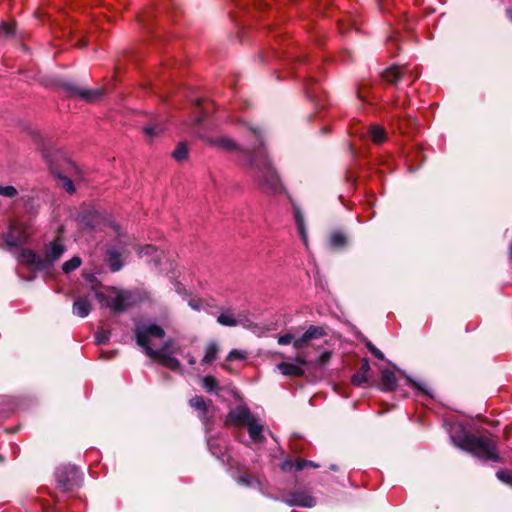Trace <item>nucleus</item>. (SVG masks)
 <instances>
[{
    "mask_svg": "<svg viewBox=\"0 0 512 512\" xmlns=\"http://www.w3.org/2000/svg\"><path fill=\"white\" fill-rule=\"evenodd\" d=\"M164 336L163 328L154 322L140 321L136 323V342L143 352L165 367L182 373L183 369L180 362L173 356L175 353L182 354L180 346H175L172 341H166L160 349L154 348L156 346L155 341L162 340Z\"/></svg>",
    "mask_w": 512,
    "mask_h": 512,
    "instance_id": "f257e3e1",
    "label": "nucleus"
},
{
    "mask_svg": "<svg viewBox=\"0 0 512 512\" xmlns=\"http://www.w3.org/2000/svg\"><path fill=\"white\" fill-rule=\"evenodd\" d=\"M451 441L458 448L472 453L483 460L498 461L495 442L487 437H476L466 432L461 425L454 426L450 431Z\"/></svg>",
    "mask_w": 512,
    "mask_h": 512,
    "instance_id": "f03ea898",
    "label": "nucleus"
},
{
    "mask_svg": "<svg viewBox=\"0 0 512 512\" xmlns=\"http://www.w3.org/2000/svg\"><path fill=\"white\" fill-rule=\"evenodd\" d=\"M65 250L62 241L57 239L47 245L44 256H39L31 250H22L19 260L37 270H46L63 256Z\"/></svg>",
    "mask_w": 512,
    "mask_h": 512,
    "instance_id": "7ed1b4c3",
    "label": "nucleus"
},
{
    "mask_svg": "<svg viewBox=\"0 0 512 512\" xmlns=\"http://www.w3.org/2000/svg\"><path fill=\"white\" fill-rule=\"evenodd\" d=\"M250 166L254 170V175L258 181L267 187L273 193L282 191V184L271 166L264 150L255 152V156L250 160Z\"/></svg>",
    "mask_w": 512,
    "mask_h": 512,
    "instance_id": "20e7f679",
    "label": "nucleus"
},
{
    "mask_svg": "<svg viewBox=\"0 0 512 512\" xmlns=\"http://www.w3.org/2000/svg\"><path fill=\"white\" fill-rule=\"evenodd\" d=\"M95 297L102 307L110 308L114 313H120L133 306L135 298L126 290L111 289L108 294L96 292Z\"/></svg>",
    "mask_w": 512,
    "mask_h": 512,
    "instance_id": "39448f33",
    "label": "nucleus"
},
{
    "mask_svg": "<svg viewBox=\"0 0 512 512\" xmlns=\"http://www.w3.org/2000/svg\"><path fill=\"white\" fill-rule=\"evenodd\" d=\"M127 245V236L124 234H119V238L116 244L108 248L107 259L110 269L113 272L119 271L122 268L123 263L120 258L122 254L125 252V248Z\"/></svg>",
    "mask_w": 512,
    "mask_h": 512,
    "instance_id": "423d86ee",
    "label": "nucleus"
},
{
    "mask_svg": "<svg viewBox=\"0 0 512 512\" xmlns=\"http://www.w3.org/2000/svg\"><path fill=\"white\" fill-rule=\"evenodd\" d=\"M78 478V470L74 466L59 467L56 470L58 487L62 491L70 490Z\"/></svg>",
    "mask_w": 512,
    "mask_h": 512,
    "instance_id": "0eeeda50",
    "label": "nucleus"
},
{
    "mask_svg": "<svg viewBox=\"0 0 512 512\" xmlns=\"http://www.w3.org/2000/svg\"><path fill=\"white\" fill-rule=\"evenodd\" d=\"M217 322L222 326L235 327L243 326L250 328L251 324L249 319L243 313L235 314L232 310H222L217 317Z\"/></svg>",
    "mask_w": 512,
    "mask_h": 512,
    "instance_id": "6e6552de",
    "label": "nucleus"
},
{
    "mask_svg": "<svg viewBox=\"0 0 512 512\" xmlns=\"http://www.w3.org/2000/svg\"><path fill=\"white\" fill-rule=\"evenodd\" d=\"M306 364L304 357H297L295 362H281L277 365V369L285 376H302L304 375L303 366Z\"/></svg>",
    "mask_w": 512,
    "mask_h": 512,
    "instance_id": "1a4fd4ad",
    "label": "nucleus"
},
{
    "mask_svg": "<svg viewBox=\"0 0 512 512\" xmlns=\"http://www.w3.org/2000/svg\"><path fill=\"white\" fill-rule=\"evenodd\" d=\"M255 416L246 406H238L229 413L228 420L235 426H246Z\"/></svg>",
    "mask_w": 512,
    "mask_h": 512,
    "instance_id": "9d476101",
    "label": "nucleus"
},
{
    "mask_svg": "<svg viewBox=\"0 0 512 512\" xmlns=\"http://www.w3.org/2000/svg\"><path fill=\"white\" fill-rule=\"evenodd\" d=\"M27 237L28 235L21 225H13L4 235V241L8 247L12 248L23 244L27 240Z\"/></svg>",
    "mask_w": 512,
    "mask_h": 512,
    "instance_id": "9b49d317",
    "label": "nucleus"
},
{
    "mask_svg": "<svg viewBox=\"0 0 512 512\" xmlns=\"http://www.w3.org/2000/svg\"><path fill=\"white\" fill-rule=\"evenodd\" d=\"M289 506H301V507H313L316 504L315 499L306 493L298 492L292 494L290 497L284 500Z\"/></svg>",
    "mask_w": 512,
    "mask_h": 512,
    "instance_id": "f8f14e48",
    "label": "nucleus"
},
{
    "mask_svg": "<svg viewBox=\"0 0 512 512\" xmlns=\"http://www.w3.org/2000/svg\"><path fill=\"white\" fill-rule=\"evenodd\" d=\"M410 74V70L406 67L393 66L383 73V78L390 84H396L400 79Z\"/></svg>",
    "mask_w": 512,
    "mask_h": 512,
    "instance_id": "ddd939ff",
    "label": "nucleus"
},
{
    "mask_svg": "<svg viewBox=\"0 0 512 512\" xmlns=\"http://www.w3.org/2000/svg\"><path fill=\"white\" fill-rule=\"evenodd\" d=\"M71 91L72 93L86 100L87 102H94L100 99L103 95V90L99 88L87 89L81 87H71Z\"/></svg>",
    "mask_w": 512,
    "mask_h": 512,
    "instance_id": "4468645a",
    "label": "nucleus"
},
{
    "mask_svg": "<svg viewBox=\"0 0 512 512\" xmlns=\"http://www.w3.org/2000/svg\"><path fill=\"white\" fill-rule=\"evenodd\" d=\"M91 305L86 297L78 298L73 304V314L84 318L90 313Z\"/></svg>",
    "mask_w": 512,
    "mask_h": 512,
    "instance_id": "2eb2a0df",
    "label": "nucleus"
},
{
    "mask_svg": "<svg viewBox=\"0 0 512 512\" xmlns=\"http://www.w3.org/2000/svg\"><path fill=\"white\" fill-rule=\"evenodd\" d=\"M380 383H381V387L383 390H385V391L394 390L397 386V379H396L394 372H392L389 369L383 370L381 373Z\"/></svg>",
    "mask_w": 512,
    "mask_h": 512,
    "instance_id": "dca6fc26",
    "label": "nucleus"
},
{
    "mask_svg": "<svg viewBox=\"0 0 512 512\" xmlns=\"http://www.w3.org/2000/svg\"><path fill=\"white\" fill-rule=\"evenodd\" d=\"M246 427L248 428V433L252 441L259 442L262 440L263 426L259 423L256 417L253 418Z\"/></svg>",
    "mask_w": 512,
    "mask_h": 512,
    "instance_id": "f3484780",
    "label": "nucleus"
},
{
    "mask_svg": "<svg viewBox=\"0 0 512 512\" xmlns=\"http://www.w3.org/2000/svg\"><path fill=\"white\" fill-rule=\"evenodd\" d=\"M369 370H370L369 361L367 359H363V361L361 363L360 370L356 374H354L352 377L353 384H355L357 386H361L362 384L367 382V380H368L367 374H368Z\"/></svg>",
    "mask_w": 512,
    "mask_h": 512,
    "instance_id": "a211bd4d",
    "label": "nucleus"
},
{
    "mask_svg": "<svg viewBox=\"0 0 512 512\" xmlns=\"http://www.w3.org/2000/svg\"><path fill=\"white\" fill-rule=\"evenodd\" d=\"M137 254L139 257L152 256V259L156 265L160 264V262H161L160 258H161L162 252H159L152 245H145V246L139 247L137 249Z\"/></svg>",
    "mask_w": 512,
    "mask_h": 512,
    "instance_id": "6ab92c4d",
    "label": "nucleus"
},
{
    "mask_svg": "<svg viewBox=\"0 0 512 512\" xmlns=\"http://www.w3.org/2000/svg\"><path fill=\"white\" fill-rule=\"evenodd\" d=\"M189 403L193 409L200 413L199 417L202 420H205V415L208 413L209 408L204 398L201 396H194L190 399Z\"/></svg>",
    "mask_w": 512,
    "mask_h": 512,
    "instance_id": "aec40b11",
    "label": "nucleus"
},
{
    "mask_svg": "<svg viewBox=\"0 0 512 512\" xmlns=\"http://www.w3.org/2000/svg\"><path fill=\"white\" fill-rule=\"evenodd\" d=\"M211 144L218 148H221L225 151H229V152L235 151L238 149V145L231 138L224 137V136L212 140Z\"/></svg>",
    "mask_w": 512,
    "mask_h": 512,
    "instance_id": "412c9836",
    "label": "nucleus"
},
{
    "mask_svg": "<svg viewBox=\"0 0 512 512\" xmlns=\"http://www.w3.org/2000/svg\"><path fill=\"white\" fill-rule=\"evenodd\" d=\"M294 217H295V221H296V225H297V230H298L304 244L307 246L308 239H307V231H306L305 222H304V216L299 208H295Z\"/></svg>",
    "mask_w": 512,
    "mask_h": 512,
    "instance_id": "4be33fe9",
    "label": "nucleus"
},
{
    "mask_svg": "<svg viewBox=\"0 0 512 512\" xmlns=\"http://www.w3.org/2000/svg\"><path fill=\"white\" fill-rule=\"evenodd\" d=\"M164 131V127L160 123L148 125L143 128V133L148 140H153L158 137Z\"/></svg>",
    "mask_w": 512,
    "mask_h": 512,
    "instance_id": "5701e85b",
    "label": "nucleus"
},
{
    "mask_svg": "<svg viewBox=\"0 0 512 512\" xmlns=\"http://www.w3.org/2000/svg\"><path fill=\"white\" fill-rule=\"evenodd\" d=\"M218 346L215 342H211L205 349L204 357L202 358V364H210L217 358Z\"/></svg>",
    "mask_w": 512,
    "mask_h": 512,
    "instance_id": "b1692460",
    "label": "nucleus"
},
{
    "mask_svg": "<svg viewBox=\"0 0 512 512\" xmlns=\"http://www.w3.org/2000/svg\"><path fill=\"white\" fill-rule=\"evenodd\" d=\"M369 133L373 142L377 144L383 143L386 139V133L382 126L371 125L369 128Z\"/></svg>",
    "mask_w": 512,
    "mask_h": 512,
    "instance_id": "393cba45",
    "label": "nucleus"
},
{
    "mask_svg": "<svg viewBox=\"0 0 512 512\" xmlns=\"http://www.w3.org/2000/svg\"><path fill=\"white\" fill-rule=\"evenodd\" d=\"M51 172L57 176L61 181H62V186L63 188L69 192V193H73L75 191V188H74V185H73V182L71 179H69L68 177L66 176H63L61 173H59L56 169H54L52 166H51Z\"/></svg>",
    "mask_w": 512,
    "mask_h": 512,
    "instance_id": "a878e982",
    "label": "nucleus"
},
{
    "mask_svg": "<svg viewBox=\"0 0 512 512\" xmlns=\"http://www.w3.org/2000/svg\"><path fill=\"white\" fill-rule=\"evenodd\" d=\"M0 196L7 199H14L18 196V190L12 185H4L0 183Z\"/></svg>",
    "mask_w": 512,
    "mask_h": 512,
    "instance_id": "bb28decb",
    "label": "nucleus"
},
{
    "mask_svg": "<svg viewBox=\"0 0 512 512\" xmlns=\"http://www.w3.org/2000/svg\"><path fill=\"white\" fill-rule=\"evenodd\" d=\"M306 338L309 339V341H311L312 339H317V338H320L322 336L325 335V331L322 327L320 326H310L306 332Z\"/></svg>",
    "mask_w": 512,
    "mask_h": 512,
    "instance_id": "cd10ccee",
    "label": "nucleus"
},
{
    "mask_svg": "<svg viewBox=\"0 0 512 512\" xmlns=\"http://www.w3.org/2000/svg\"><path fill=\"white\" fill-rule=\"evenodd\" d=\"M330 244L333 247H342L346 244V236L341 232H334L330 236Z\"/></svg>",
    "mask_w": 512,
    "mask_h": 512,
    "instance_id": "c85d7f7f",
    "label": "nucleus"
},
{
    "mask_svg": "<svg viewBox=\"0 0 512 512\" xmlns=\"http://www.w3.org/2000/svg\"><path fill=\"white\" fill-rule=\"evenodd\" d=\"M80 265L81 259L78 256H74L63 264L62 269L65 273H70L71 271L77 269Z\"/></svg>",
    "mask_w": 512,
    "mask_h": 512,
    "instance_id": "c756f323",
    "label": "nucleus"
},
{
    "mask_svg": "<svg viewBox=\"0 0 512 512\" xmlns=\"http://www.w3.org/2000/svg\"><path fill=\"white\" fill-rule=\"evenodd\" d=\"M188 155L187 147L183 143H179L176 149L173 151L172 156L177 161H183Z\"/></svg>",
    "mask_w": 512,
    "mask_h": 512,
    "instance_id": "7c9ffc66",
    "label": "nucleus"
},
{
    "mask_svg": "<svg viewBox=\"0 0 512 512\" xmlns=\"http://www.w3.org/2000/svg\"><path fill=\"white\" fill-rule=\"evenodd\" d=\"M202 385L208 392H213L218 387V382L212 376H205L202 379Z\"/></svg>",
    "mask_w": 512,
    "mask_h": 512,
    "instance_id": "2f4dec72",
    "label": "nucleus"
},
{
    "mask_svg": "<svg viewBox=\"0 0 512 512\" xmlns=\"http://www.w3.org/2000/svg\"><path fill=\"white\" fill-rule=\"evenodd\" d=\"M96 343L99 345L106 344L110 339V332L101 329L95 333Z\"/></svg>",
    "mask_w": 512,
    "mask_h": 512,
    "instance_id": "473e14b6",
    "label": "nucleus"
},
{
    "mask_svg": "<svg viewBox=\"0 0 512 512\" xmlns=\"http://www.w3.org/2000/svg\"><path fill=\"white\" fill-rule=\"evenodd\" d=\"M306 467L318 468L319 465L309 460H297L295 461V471H301Z\"/></svg>",
    "mask_w": 512,
    "mask_h": 512,
    "instance_id": "72a5a7b5",
    "label": "nucleus"
},
{
    "mask_svg": "<svg viewBox=\"0 0 512 512\" xmlns=\"http://www.w3.org/2000/svg\"><path fill=\"white\" fill-rule=\"evenodd\" d=\"M496 476L500 481L512 487V473L501 470L497 472Z\"/></svg>",
    "mask_w": 512,
    "mask_h": 512,
    "instance_id": "f704fd0d",
    "label": "nucleus"
},
{
    "mask_svg": "<svg viewBox=\"0 0 512 512\" xmlns=\"http://www.w3.org/2000/svg\"><path fill=\"white\" fill-rule=\"evenodd\" d=\"M309 343L310 341L308 338H306V334L304 333L301 337L294 338L293 347L296 349H301L303 347H306Z\"/></svg>",
    "mask_w": 512,
    "mask_h": 512,
    "instance_id": "c9c22d12",
    "label": "nucleus"
},
{
    "mask_svg": "<svg viewBox=\"0 0 512 512\" xmlns=\"http://www.w3.org/2000/svg\"><path fill=\"white\" fill-rule=\"evenodd\" d=\"M245 357H246L245 352L235 349V350H232L229 352V354L227 356V360L234 361L237 359H244Z\"/></svg>",
    "mask_w": 512,
    "mask_h": 512,
    "instance_id": "e433bc0d",
    "label": "nucleus"
},
{
    "mask_svg": "<svg viewBox=\"0 0 512 512\" xmlns=\"http://www.w3.org/2000/svg\"><path fill=\"white\" fill-rule=\"evenodd\" d=\"M366 346L376 358L380 360L384 359V354L378 348H376L370 341L366 342Z\"/></svg>",
    "mask_w": 512,
    "mask_h": 512,
    "instance_id": "4c0bfd02",
    "label": "nucleus"
},
{
    "mask_svg": "<svg viewBox=\"0 0 512 512\" xmlns=\"http://www.w3.org/2000/svg\"><path fill=\"white\" fill-rule=\"evenodd\" d=\"M294 336L290 333L280 335L278 337V344L280 345H288L290 343L293 344Z\"/></svg>",
    "mask_w": 512,
    "mask_h": 512,
    "instance_id": "58836bf2",
    "label": "nucleus"
},
{
    "mask_svg": "<svg viewBox=\"0 0 512 512\" xmlns=\"http://www.w3.org/2000/svg\"><path fill=\"white\" fill-rule=\"evenodd\" d=\"M410 382L412 383V385L417 388L420 392L428 395L429 397H433L431 391L429 389H427L426 385L424 383H421V382H415V381H412L410 380Z\"/></svg>",
    "mask_w": 512,
    "mask_h": 512,
    "instance_id": "ea45409f",
    "label": "nucleus"
},
{
    "mask_svg": "<svg viewBox=\"0 0 512 512\" xmlns=\"http://www.w3.org/2000/svg\"><path fill=\"white\" fill-rule=\"evenodd\" d=\"M1 29H2V32L6 35V36H12L14 35L15 33V27H14V24H10V23H3L1 25Z\"/></svg>",
    "mask_w": 512,
    "mask_h": 512,
    "instance_id": "a19ab883",
    "label": "nucleus"
},
{
    "mask_svg": "<svg viewBox=\"0 0 512 512\" xmlns=\"http://www.w3.org/2000/svg\"><path fill=\"white\" fill-rule=\"evenodd\" d=\"M248 130L255 137V139L259 142V144L262 145L263 141H262V132H261V130L258 129V128H255L253 126H248Z\"/></svg>",
    "mask_w": 512,
    "mask_h": 512,
    "instance_id": "79ce46f5",
    "label": "nucleus"
},
{
    "mask_svg": "<svg viewBox=\"0 0 512 512\" xmlns=\"http://www.w3.org/2000/svg\"><path fill=\"white\" fill-rule=\"evenodd\" d=\"M281 469L284 471V472H292V471H295V462H292V461H289V460H286L282 463L281 465Z\"/></svg>",
    "mask_w": 512,
    "mask_h": 512,
    "instance_id": "37998d69",
    "label": "nucleus"
},
{
    "mask_svg": "<svg viewBox=\"0 0 512 512\" xmlns=\"http://www.w3.org/2000/svg\"><path fill=\"white\" fill-rule=\"evenodd\" d=\"M331 357V352L330 351H324L320 356L319 358L317 359V363L319 365H323L325 364Z\"/></svg>",
    "mask_w": 512,
    "mask_h": 512,
    "instance_id": "c03bdc74",
    "label": "nucleus"
},
{
    "mask_svg": "<svg viewBox=\"0 0 512 512\" xmlns=\"http://www.w3.org/2000/svg\"><path fill=\"white\" fill-rule=\"evenodd\" d=\"M238 481H239V483H242V484H245L247 486H250L252 484V482H253V479L250 476L245 475V476L239 477Z\"/></svg>",
    "mask_w": 512,
    "mask_h": 512,
    "instance_id": "a18cd8bd",
    "label": "nucleus"
},
{
    "mask_svg": "<svg viewBox=\"0 0 512 512\" xmlns=\"http://www.w3.org/2000/svg\"><path fill=\"white\" fill-rule=\"evenodd\" d=\"M189 306L194 310H200L201 309V303L199 300H191L189 301Z\"/></svg>",
    "mask_w": 512,
    "mask_h": 512,
    "instance_id": "49530a36",
    "label": "nucleus"
},
{
    "mask_svg": "<svg viewBox=\"0 0 512 512\" xmlns=\"http://www.w3.org/2000/svg\"><path fill=\"white\" fill-rule=\"evenodd\" d=\"M65 164H66V165H67V167H68L69 169H71L75 174H78L79 170H78L77 166H76L74 163H72V162H71V161H69V160H65Z\"/></svg>",
    "mask_w": 512,
    "mask_h": 512,
    "instance_id": "de8ad7c7",
    "label": "nucleus"
},
{
    "mask_svg": "<svg viewBox=\"0 0 512 512\" xmlns=\"http://www.w3.org/2000/svg\"><path fill=\"white\" fill-rule=\"evenodd\" d=\"M184 357L187 359L189 365H194L196 363L195 357L190 353L185 354Z\"/></svg>",
    "mask_w": 512,
    "mask_h": 512,
    "instance_id": "09e8293b",
    "label": "nucleus"
},
{
    "mask_svg": "<svg viewBox=\"0 0 512 512\" xmlns=\"http://www.w3.org/2000/svg\"><path fill=\"white\" fill-rule=\"evenodd\" d=\"M208 445H209V449L212 452V454H214L218 457L220 454V451L214 450V444L212 442H209Z\"/></svg>",
    "mask_w": 512,
    "mask_h": 512,
    "instance_id": "8fccbe9b",
    "label": "nucleus"
},
{
    "mask_svg": "<svg viewBox=\"0 0 512 512\" xmlns=\"http://www.w3.org/2000/svg\"><path fill=\"white\" fill-rule=\"evenodd\" d=\"M506 14H507L508 18L512 21V9H507Z\"/></svg>",
    "mask_w": 512,
    "mask_h": 512,
    "instance_id": "3c124183",
    "label": "nucleus"
},
{
    "mask_svg": "<svg viewBox=\"0 0 512 512\" xmlns=\"http://www.w3.org/2000/svg\"><path fill=\"white\" fill-rule=\"evenodd\" d=\"M113 355H114V352H111V353H110L109 355H107V356H106L104 353H102V357H103V358H111V357H113Z\"/></svg>",
    "mask_w": 512,
    "mask_h": 512,
    "instance_id": "603ef678",
    "label": "nucleus"
},
{
    "mask_svg": "<svg viewBox=\"0 0 512 512\" xmlns=\"http://www.w3.org/2000/svg\"><path fill=\"white\" fill-rule=\"evenodd\" d=\"M195 104L197 106H200L201 105V100L199 98L195 99Z\"/></svg>",
    "mask_w": 512,
    "mask_h": 512,
    "instance_id": "864d4df0",
    "label": "nucleus"
},
{
    "mask_svg": "<svg viewBox=\"0 0 512 512\" xmlns=\"http://www.w3.org/2000/svg\"><path fill=\"white\" fill-rule=\"evenodd\" d=\"M330 469H331V470L336 471V470H337V467H336L335 465H331V466H330Z\"/></svg>",
    "mask_w": 512,
    "mask_h": 512,
    "instance_id": "5fc2aeb1",
    "label": "nucleus"
},
{
    "mask_svg": "<svg viewBox=\"0 0 512 512\" xmlns=\"http://www.w3.org/2000/svg\"><path fill=\"white\" fill-rule=\"evenodd\" d=\"M510 257L512 258V243H511V246H510Z\"/></svg>",
    "mask_w": 512,
    "mask_h": 512,
    "instance_id": "6e6d98bb",
    "label": "nucleus"
}]
</instances>
